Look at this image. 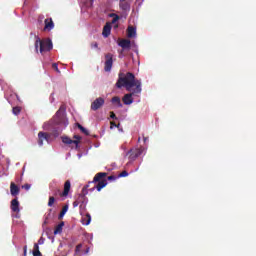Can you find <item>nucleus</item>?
Listing matches in <instances>:
<instances>
[{
    "instance_id": "c756f323",
    "label": "nucleus",
    "mask_w": 256,
    "mask_h": 256,
    "mask_svg": "<svg viewBox=\"0 0 256 256\" xmlns=\"http://www.w3.org/2000/svg\"><path fill=\"white\" fill-rule=\"evenodd\" d=\"M116 21H119V17L115 16V18L113 19L112 23H116Z\"/></svg>"
},
{
    "instance_id": "4468645a",
    "label": "nucleus",
    "mask_w": 256,
    "mask_h": 256,
    "mask_svg": "<svg viewBox=\"0 0 256 256\" xmlns=\"http://www.w3.org/2000/svg\"><path fill=\"white\" fill-rule=\"evenodd\" d=\"M102 34H103V37H107L108 35H111V24L110 23H107L104 26Z\"/></svg>"
},
{
    "instance_id": "ddd939ff",
    "label": "nucleus",
    "mask_w": 256,
    "mask_h": 256,
    "mask_svg": "<svg viewBox=\"0 0 256 256\" xmlns=\"http://www.w3.org/2000/svg\"><path fill=\"white\" fill-rule=\"evenodd\" d=\"M53 27H55V25L53 24V20H51V19H46V20H45V27H44V29H45L46 31H51V29H53Z\"/></svg>"
},
{
    "instance_id": "dca6fc26",
    "label": "nucleus",
    "mask_w": 256,
    "mask_h": 256,
    "mask_svg": "<svg viewBox=\"0 0 256 256\" xmlns=\"http://www.w3.org/2000/svg\"><path fill=\"white\" fill-rule=\"evenodd\" d=\"M112 103L116 105V107H123V104L121 103V98L117 96L112 98Z\"/></svg>"
},
{
    "instance_id": "f704fd0d",
    "label": "nucleus",
    "mask_w": 256,
    "mask_h": 256,
    "mask_svg": "<svg viewBox=\"0 0 256 256\" xmlns=\"http://www.w3.org/2000/svg\"><path fill=\"white\" fill-rule=\"evenodd\" d=\"M67 125H68V122L64 121V127H67Z\"/></svg>"
},
{
    "instance_id": "b1692460",
    "label": "nucleus",
    "mask_w": 256,
    "mask_h": 256,
    "mask_svg": "<svg viewBox=\"0 0 256 256\" xmlns=\"http://www.w3.org/2000/svg\"><path fill=\"white\" fill-rule=\"evenodd\" d=\"M102 177H105V173H99L94 177V181H100Z\"/></svg>"
},
{
    "instance_id": "2f4dec72",
    "label": "nucleus",
    "mask_w": 256,
    "mask_h": 256,
    "mask_svg": "<svg viewBox=\"0 0 256 256\" xmlns=\"http://www.w3.org/2000/svg\"><path fill=\"white\" fill-rule=\"evenodd\" d=\"M79 206V203L78 202H74L73 203V207H78Z\"/></svg>"
},
{
    "instance_id": "473e14b6",
    "label": "nucleus",
    "mask_w": 256,
    "mask_h": 256,
    "mask_svg": "<svg viewBox=\"0 0 256 256\" xmlns=\"http://www.w3.org/2000/svg\"><path fill=\"white\" fill-rule=\"evenodd\" d=\"M54 69H56V71H59V68H57V64H53Z\"/></svg>"
},
{
    "instance_id": "412c9836",
    "label": "nucleus",
    "mask_w": 256,
    "mask_h": 256,
    "mask_svg": "<svg viewBox=\"0 0 256 256\" xmlns=\"http://www.w3.org/2000/svg\"><path fill=\"white\" fill-rule=\"evenodd\" d=\"M120 7L124 10L129 9V3L125 2V0H120Z\"/></svg>"
},
{
    "instance_id": "c9c22d12",
    "label": "nucleus",
    "mask_w": 256,
    "mask_h": 256,
    "mask_svg": "<svg viewBox=\"0 0 256 256\" xmlns=\"http://www.w3.org/2000/svg\"><path fill=\"white\" fill-rule=\"evenodd\" d=\"M24 255H27V248H24Z\"/></svg>"
},
{
    "instance_id": "c85d7f7f",
    "label": "nucleus",
    "mask_w": 256,
    "mask_h": 256,
    "mask_svg": "<svg viewBox=\"0 0 256 256\" xmlns=\"http://www.w3.org/2000/svg\"><path fill=\"white\" fill-rule=\"evenodd\" d=\"M45 243V240L43 238H40L38 241V245H43Z\"/></svg>"
},
{
    "instance_id": "39448f33",
    "label": "nucleus",
    "mask_w": 256,
    "mask_h": 256,
    "mask_svg": "<svg viewBox=\"0 0 256 256\" xmlns=\"http://www.w3.org/2000/svg\"><path fill=\"white\" fill-rule=\"evenodd\" d=\"M113 67V56L111 54L106 55L105 71H111Z\"/></svg>"
},
{
    "instance_id": "393cba45",
    "label": "nucleus",
    "mask_w": 256,
    "mask_h": 256,
    "mask_svg": "<svg viewBox=\"0 0 256 256\" xmlns=\"http://www.w3.org/2000/svg\"><path fill=\"white\" fill-rule=\"evenodd\" d=\"M54 203H55V198L54 197H50L49 198V202H48V207H53Z\"/></svg>"
},
{
    "instance_id": "bb28decb",
    "label": "nucleus",
    "mask_w": 256,
    "mask_h": 256,
    "mask_svg": "<svg viewBox=\"0 0 256 256\" xmlns=\"http://www.w3.org/2000/svg\"><path fill=\"white\" fill-rule=\"evenodd\" d=\"M22 189H26V191H29V189H31V185L25 184L22 186Z\"/></svg>"
},
{
    "instance_id": "9d476101",
    "label": "nucleus",
    "mask_w": 256,
    "mask_h": 256,
    "mask_svg": "<svg viewBox=\"0 0 256 256\" xmlns=\"http://www.w3.org/2000/svg\"><path fill=\"white\" fill-rule=\"evenodd\" d=\"M10 193L13 197H16V195H19V186H17L15 183L11 182Z\"/></svg>"
},
{
    "instance_id": "7c9ffc66",
    "label": "nucleus",
    "mask_w": 256,
    "mask_h": 256,
    "mask_svg": "<svg viewBox=\"0 0 256 256\" xmlns=\"http://www.w3.org/2000/svg\"><path fill=\"white\" fill-rule=\"evenodd\" d=\"M110 117L111 119H115V113L111 112Z\"/></svg>"
},
{
    "instance_id": "cd10ccee",
    "label": "nucleus",
    "mask_w": 256,
    "mask_h": 256,
    "mask_svg": "<svg viewBox=\"0 0 256 256\" xmlns=\"http://www.w3.org/2000/svg\"><path fill=\"white\" fill-rule=\"evenodd\" d=\"M129 175V173H127V171H123L121 174H120V177H127Z\"/></svg>"
},
{
    "instance_id": "aec40b11",
    "label": "nucleus",
    "mask_w": 256,
    "mask_h": 256,
    "mask_svg": "<svg viewBox=\"0 0 256 256\" xmlns=\"http://www.w3.org/2000/svg\"><path fill=\"white\" fill-rule=\"evenodd\" d=\"M33 256H41V251H39V244L34 245Z\"/></svg>"
},
{
    "instance_id": "f03ea898",
    "label": "nucleus",
    "mask_w": 256,
    "mask_h": 256,
    "mask_svg": "<svg viewBox=\"0 0 256 256\" xmlns=\"http://www.w3.org/2000/svg\"><path fill=\"white\" fill-rule=\"evenodd\" d=\"M40 47V53L43 55V53H47V51H51L53 49V43L49 39L42 40L37 38L35 41V49L36 51H39Z\"/></svg>"
},
{
    "instance_id": "4be33fe9",
    "label": "nucleus",
    "mask_w": 256,
    "mask_h": 256,
    "mask_svg": "<svg viewBox=\"0 0 256 256\" xmlns=\"http://www.w3.org/2000/svg\"><path fill=\"white\" fill-rule=\"evenodd\" d=\"M115 127H117L121 133L123 132V129L119 128V124H116L115 122H110V129H115Z\"/></svg>"
},
{
    "instance_id": "423d86ee",
    "label": "nucleus",
    "mask_w": 256,
    "mask_h": 256,
    "mask_svg": "<svg viewBox=\"0 0 256 256\" xmlns=\"http://www.w3.org/2000/svg\"><path fill=\"white\" fill-rule=\"evenodd\" d=\"M119 47H122V49H131V40L127 39H121L118 40Z\"/></svg>"
},
{
    "instance_id": "6e6552de",
    "label": "nucleus",
    "mask_w": 256,
    "mask_h": 256,
    "mask_svg": "<svg viewBox=\"0 0 256 256\" xmlns=\"http://www.w3.org/2000/svg\"><path fill=\"white\" fill-rule=\"evenodd\" d=\"M69 191H71V182L67 180L64 184V191L62 192L61 197H67Z\"/></svg>"
},
{
    "instance_id": "f8f14e48",
    "label": "nucleus",
    "mask_w": 256,
    "mask_h": 256,
    "mask_svg": "<svg viewBox=\"0 0 256 256\" xmlns=\"http://www.w3.org/2000/svg\"><path fill=\"white\" fill-rule=\"evenodd\" d=\"M11 210L14 211V213H19V200L13 199L11 201Z\"/></svg>"
},
{
    "instance_id": "6ab92c4d",
    "label": "nucleus",
    "mask_w": 256,
    "mask_h": 256,
    "mask_svg": "<svg viewBox=\"0 0 256 256\" xmlns=\"http://www.w3.org/2000/svg\"><path fill=\"white\" fill-rule=\"evenodd\" d=\"M104 187H107V181L102 180L98 183L96 189L97 191H101V189H103Z\"/></svg>"
},
{
    "instance_id": "9b49d317",
    "label": "nucleus",
    "mask_w": 256,
    "mask_h": 256,
    "mask_svg": "<svg viewBox=\"0 0 256 256\" xmlns=\"http://www.w3.org/2000/svg\"><path fill=\"white\" fill-rule=\"evenodd\" d=\"M122 101L124 105H131L133 103V93L124 95Z\"/></svg>"
},
{
    "instance_id": "20e7f679",
    "label": "nucleus",
    "mask_w": 256,
    "mask_h": 256,
    "mask_svg": "<svg viewBox=\"0 0 256 256\" xmlns=\"http://www.w3.org/2000/svg\"><path fill=\"white\" fill-rule=\"evenodd\" d=\"M103 105H105V98L98 97L92 102L91 109L92 111H97L98 109H101Z\"/></svg>"
},
{
    "instance_id": "a878e982",
    "label": "nucleus",
    "mask_w": 256,
    "mask_h": 256,
    "mask_svg": "<svg viewBox=\"0 0 256 256\" xmlns=\"http://www.w3.org/2000/svg\"><path fill=\"white\" fill-rule=\"evenodd\" d=\"M19 113H21V108H19V107L13 108V114L14 115H19Z\"/></svg>"
},
{
    "instance_id": "1a4fd4ad",
    "label": "nucleus",
    "mask_w": 256,
    "mask_h": 256,
    "mask_svg": "<svg viewBox=\"0 0 256 256\" xmlns=\"http://www.w3.org/2000/svg\"><path fill=\"white\" fill-rule=\"evenodd\" d=\"M127 35L130 39L137 37V29L133 26H129L127 29Z\"/></svg>"
},
{
    "instance_id": "72a5a7b5",
    "label": "nucleus",
    "mask_w": 256,
    "mask_h": 256,
    "mask_svg": "<svg viewBox=\"0 0 256 256\" xmlns=\"http://www.w3.org/2000/svg\"><path fill=\"white\" fill-rule=\"evenodd\" d=\"M81 249V245H78L76 248V251H79Z\"/></svg>"
},
{
    "instance_id": "f3484780",
    "label": "nucleus",
    "mask_w": 256,
    "mask_h": 256,
    "mask_svg": "<svg viewBox=\"0 0 256 256\" xmlns=\"http://www.w3.org/2000/svg\"><path fill=\"white\" fill-rule=\"evenodd\" d=\"M83 225H90L91 224V215L87 214L84 218H82Z\"/></svg>"
},
{
    "instance_id": "5701e85b",
    "label": "nucleus",
    "mask_w": 256,
    "mask_h": 256,
    "mask_svg": "<svg viewBox=\"0 0 256 256\" xmlns=\"http://www.w3.org/2000/svg\"><path fill=\"white\" fill-rule=\"evenodd\" d=\"M78 128L80 129V131H82V133H84V135H89V131L81 126V124H78Z\"/></svg>"
},
{
    "instance_id": "0eeeda50",
    "label": "nucleus",
    "mask_w": 256,
    "mask_h": 256,
    "mask_svg": "<svg viewBox=\"0 0 256 256\" xmlns=\"http://www.w3.org/2000/svg\"><path fill=\"white\" fill-rule=\"evenodd\" d=\"M43 141H49V135H47V133L45 132H39L38 133V144L41 146H43Z\"/></svg>"
},
{
    "instance_id": "f257e3e1",
    "label": "nucleus",
    "mask_w": 256,
    "mask_h": 256,
    "mask_svg": "<svg viewBox=\"0 0 256 256\" xmlns=\"http://www.w3.org/2000/svg\"><path fill=\"white\" fill-rule=\"evenodd\" d=\"M116 85L118 88L125 87L127 91H131L133 87H136L134 93H141V81L135 80V75L131 73L120 75Z\"/></svg>"
},
{
    "instance_id": "a211bd4d",
    "label": "nucleus",
    "mask_w": 256,
    "mask_h": 256,
    "mask_svg": "<svg viewBox=\"0 0 256 256\" xmlns=\"http://www.w3.org/2000/svg\"><path fill=\"white\" fill-rule=\"evenodd\" d=\"M67 211H69V205H65L62 208V211L60 212V215H59V219H63V217H65V214L67 213Z\"/></svg>"
},
{
    "instance_id": "2eb2a0df",
    "label": "nucleus",
    "mask_w": 256,
    "mask_h": 256,
    "mask_svg": "<svg viewBox=\"0 0 256 256\" xmlns=\"http://www.w3.org/2000/svg\"><path fill=\"white\" fill-rule=\"evenodd\" d=\"M63 227H65V222H61L60 224H58L54 230V235H59V233H62Z\"/></svg>"
},
{
    "instance_id": "7ed1b4c3",
    "label": "nucleus",
    "mask_w": 256,
    "mask_h": 256,
    "mask_svg": "<svg viewBox=\"0 0 256 256\" xmlns=\"http://www.w3.org/2000/svg\"><path fill=\"white\" fill-rule=\"evenodd\" d=\"M79 141H81V136L78 135L74 136V140H71V138L67 136L62 137V143H65L66 145H74L76 149L79 147Z\"/></svg>"
}]
</instances>
